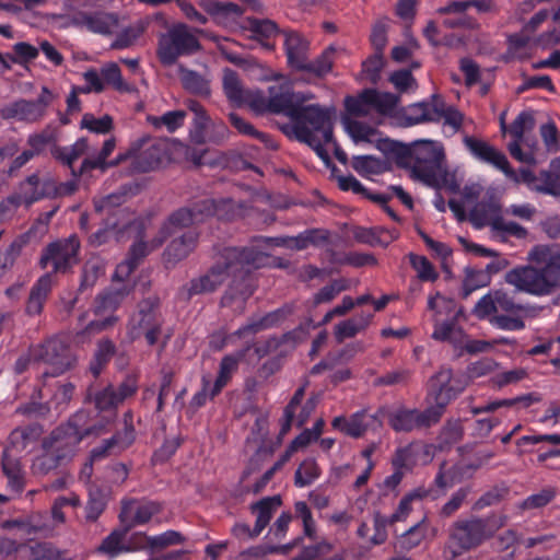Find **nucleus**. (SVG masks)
Here are the masks:
<instances>
[{"label":"nucleus","mask_w":560,"mask_h":560,"mask_svg":"<svg viewBox=\"0 0 560 560\" xmlns=\"http://www.w3.org/2000/svg\"><path fill=\"white\" fill-rule=\"evenodd\" d=\"M527 265L509 270L505 282L518 292L547 296L560 288V246L535 245L527 253Z\"/></svg>","instance_id":"obj_1"},{"label":"nucleus","mask_w":560,"mask_h":560,"mask_svg":"<svg viewBox=\"0 0 560 560\" xmlns=\"http://www.w3.org/2000/svg\"><path fill=\"white\" fill-rule=\"evenodd\" d=\"M266 256L250 247H226L215 257L214 264L208 271L191 279L187 287V294H208L217 291L236 270L249 267H261Z\"/></svg>","instance_id":"obj_2"},{"label":"nucleus","mask_w":560,"mask_h":560,"mask_svg":"<svg viewBox=\"0 0 560 560\" xmlns=\"http://www.w3.org/2000/svg\"><path fill=\"white\" fill-rule=\"evenodd\" d=\"M290 130L296 140L308 144L319 158L327 156L324 147L332 142V119L328 108L303 104L292 118Z\"/></svg>","instance_id":"obj_3"},{"label":"nucleus","mask_w":560,"mask_h":560,"mask_svg":"<svg viewBox=\"0 0 560 560\" xmlns=\"http://www.w3.org/2000/svg\"><path fill=\"white\" fill-rule=\"evenodd\" d=\"M508 520L505 514H491L486 517L472 515L455 521L448 528V547L453 556L477 548L505 526Z\"/></svg>","instance_id":"obj_4"},{"label":"nucleus","mask_w":560,"mask_h":560,"mask_svg":"<svg viewBox=\"0 0 560 560\" xmlns=\"http://www.w3.org/2000/svg\"><path fill=\"white\" fill-rule=\"evenodd\" d=\"M411 156L415 160L412 173L417 178L430 186L443 184L453 192L459 190V184L454 175L445 168V152L441 142L417 140L413 142Z\"/></svg>","instance_id":"obj_5"},{"label":"nucleus","mask_w":560,"mask_h":560,"mask_svg":"<svg viewBox=\"0 0 560 560\" xmlns=\"http://www.w3.org/2000/svg\"><path fill=\"white\" fill-rule=\"evenodd\" d=\"M88 418L84 410L75 412L66 423L55 428L43 442V450L55 452L58 457L69 462L73 458L81 441L89 435H100L105 432V425L82 428Z\"/></svg>","instance_id":"obj_6"},{"label":"nucleus","mask_w":560,"mask_h":560,"mask_svg":"<svg viewBox=\"0 0 560 560\" xmlns=\"http://www.w3.org/2000/svg\"><path fill=\"white\" fill-rule=\"evenodd\" d=\"M201 49V44L185 23H175L159 35L156 57L162 66L175 65L179 57L190 56Z\"/></svg>","instance_id":"obj_7"},{"label":"nucleus","mask_w":560,"mask_h":560,"mask_svg":"<svg viewBox=\"0 0 560 560\" xmlns=\"http://www.w3.org/2000/svg\"><path fill=\"white\" fill-rule=\"evenodd\" d=\"M163 323L160 299L149 296L139 303L138 312L130 318L129 335L133 340L144 337L149 346H154L161 336Z\"/></svg>","instance_id":"obj_8"},{"label":"nucleus","mask_w":560,"mask_h":560,"mask_svg":"<svg viewBox=\"0 0 560 560\" xmlns=\"http://www.w3.org/2000/svg\"><path fill=\"white\" fill-rule=\"evenodd\" d=\"M31 357L35 362H44L50 366V371L43 373V376H58L77 365V357L69 346L60 338H49L43 343L31 348Z\"/></svg>","instance_id":"obj_9"},{"label":"nucleus","mask_w":560,"mask_h":560,"mask_svg":"<svg viewBox=\"0 0 560 560\" xmlns=\"http://www.w3.org/2000/svg\"><path fill=\"white\" fill-rule=\"evenodd\" d=\"M431 389L427 396V400L431 404L430 408L441 420L446 411V407L454 400L466 387L460 380L454 378L451 369L441 368L430 378Z\"/></svg>","instance_id":"obj_10"},{"label":"nucleus","mask_w":560,"mask_h":560,"mask_svg":"<svg viewBox=\"0 0 560 560\" xmlns=\"http://www.w3.org/2000/svg\"><path fill=\"white\" fill-rule=\"evenodd\" d=\"M56 95L47 86H43L38 97L34 101L20 98L0 108L2 119H15L18 121L34 124L40 121L48 106L55 101Z\"/></svg>","instance_id":"obj_11"},{"label":"nucleus","mask_w":560,"mask_h":560,"mask_svg":"<svg viewBox=\"0 0 560 560\" xmlns=\"http://www.w3.org/2000/svg\"><path fill=\"white\" fill-rule=\"evenodd\" d=\"M79 249L80 241L77 235L57 240L45 246L39 265L42 268H47L48 265H51V273H66L78 264Z\"/></svg>","instance_id":"obj_12"},{"label":"nucleus","mask_w":560,"mask_h":560,"mask_svg":"<svg viewBox=\"0 0 560 560\" xmlns=\"http://www.w3.org/2000/svg\"><path fill=\"white\" fill-rule=\"evenodd\" d=\"M52 189L51 178L40 179L39 175L34 173L19 184L16 192L0 203V214L16 210L22 205L28 207L43 198H49Z\"/></svg>","instance_id":"obj_13"},{"label":"nucleus","mask_w":560,"mask_h":560,"mask_svg":"<svg viewBox=\"0 0 560 560\" xmlns=\"http://www.w3.org/2000/svg\"><path fill=\"white\" fill-rule=\"evenodd\" d=\"M130 153H136L132 167L138 173L159 168L168 160L167 144L163 140L143 136L131 143Z\"/></svg>","instance_id":"obj_14"},{"label":"nucleus","mask_w":560,"mask_h":560,"mask_svg":"<svg viewBox=\"0 0 560 560\" xmlns=\"http://www.w3.org/2000/svg\"><path fill=\"white\" fill-rule=\"evenodd\" d=\"M440 422L434 411L428 406L424 410L398 407L388 413V424L396 432H411L429 429Z\"/></svg>","instance_id":"obj_15"},{"label":"nucleus","mask_w":560,"mask_h":560,"mask_svg":"<svg viewBox=\"0 0 560 560\" xmlns=\"http://www.w3.org/2000/svg\"><path fill=\"white\" fill-rule=\"evenodd\" d=\"M535 304H518L514 301L504 290H491L483 295L474 306L472 313L479 319L488 318L493 315H499V311L503 313L509 312H526L532 311L530 306Z\"/></svg>","instance_id":"obj_16"},{"label":"nucleus","mask_w":560,"mask_h":560,"mask_svg":"<svg viewBox=\"0 0 560 560\" xmlns=\"http://www.w3.org/2000/svg\"><path fill=\"white\" fill-rule=\"evenodd\" d=\"M268 93L271 113L283 114L291 120L303 104L314 98L310 92H294L289 83L271 85Z\"/></svg>","instance_id":"obj_17"},{"label":"nucleus","mask_w":560,"mask_h":560,"mask_svg":"<svg viewBox=\"0 0 560 560\" xmlns=\"http://www.w3.org/2000/svg\"><path fill=\"white\" fill-rule=\"evenodd\" d=\"M258 268L259 267H249L248 269L245 268L231 273L233 278L221 298V306L234 307L238 313L244 312L245 303L253 295L255 290L250 271Z\"/></svg>","instance_id":"obj_18"},{"label":"nucleus","mask_w":560,"mask_h":560,"mask_svg":"<svg viewBox=\"0 0 560 560\" xmlns=\"http://www.w3.org/2000/svg\"><path fill=\"white\" fill-rule=\"evenodd\" d=\"M463 142L465 148L476 159H478L481 162L491 164L492 166L502 171L509 178L517 180L516 173L511 167L504 153H502L488 142L471 136H465L463 138Z\"/></svg>","instance_id":"obj_19"},{"label":"nucleus","mask_w":560,"mask_h":560,"mask_svg":"<svg viewBox=\"0 0 560 560\" xmlns=\"http://www.w3.org/2000/svg\"><path fill=\"white\" fill-rule=\"evenodd\" d=\"M535 126V119L530 112H522L512 121L509 132L514 140L509 144V152L515 160L533 164L535 163V156L533 151L523 152L522 143L524 142V136L527 131L532 130Z\"/></svg>","instance_id":"obj_20"},{"label":"nucleus","mask_w":560,"mask_h":560,"mask_svg":"<svg viewBox=\"0 0 560 560\" xmlns=\"http://www.w3.org/2000/svg\"><path fill=\"white\" fill-rule=\"evenodd\" d=\"M441 108V96L432 95L429 100L407 106L399 119L402 127H411L423 122H438Z\"/></svg>","instance_id":"obj_21"},{"label":"nucleus","mask_w":560,"mask_h":560,"mask_svg":"<svg viewBox=\"0 0 560 560\" xmlns=\"http://www.w3.org/2000/svg\"><path fill=\"white\" fill-rule=\"evenodd\" d=\"M116 148L115 138H109L104 141L101 151L96 155L85 158L78 172L72 171L74 177H79L85 172L92 170H100L105 172L107 168L118 165L120 162L129 158L135 160L136 153H130V148L124 154H119L115 160L107 162V158L113 153Z\"/></svg>","instance_id":"obj_22"},{"label":"nucleus","mask_w":560,"mask_h":560,"mask_svg":"<svg viewBox=\"0 0 560 560\" xmlns=\"http://www.w3.org/2000/svg\"><path fill=\"white\" fill-rule=\"evenodd\" d=\"M162 506L158 502H138L136 500L122 501L121 511L119 513V521L130 529L136 525L147 524L152 516L159 514Z\"/></svg>","instance_id":"obj_23"},{"label":"nucleus","mask_w":560,"mask_h":560,"mask_svg":"<svg viewBox=\"0 0 560 560\" xmlns=\"http://www.w3.org/2000/svg\"><path fill=\"white\" fill-rule=\"evenodd\" d=\"M118 22L116 13L104 11L79 12L73 18L74 25L103 35L110 34L118 26Z\"/></svg>","instance_id":"obj_24"},{"label":"nucleus","mask_w":560,"mask_h":560,"mask_svg":"<svg viewBox=\"0 0 560 560\" xmlns=\"http://www.w3.org/2000/svg\"><path fill=\"white\" fill-rule=\"evenodd\" d=\"M198 5L220 26L231 25L244 13V9L233 2L199 0Z\"/></svg>","instance_id":"obj_25"},{"label":"nucleus","mask_w":560,"mask_h":560,"mask_svg":"<svg viewBox=\"0 0 560 560\" xmlns=\"http://www.w3.org/2000/svg\"><path fill=\"white\" fill-rule=\"evenodd\" d=\"M85 400L92 402L96 410L100 412H110L112 415L106 418L104 422H100L96 425H105V428L115 420L116 409L119 404L115 395V387L107 385L101 389H94L90 386L86 390Z\"/></svg>","instance_id":"obj_26"},{"label":"nucleus","mask_w":560,"mask_h":560,"mask_svg":"<svg viewBox=\"0 0 560 560\" xmlns=\"http://www.w3.org/2000/svg\"><path fill=\"white\" fill-rule=\"evenodd\" d=\"M283 34L288 63L291 68L300 71L308 59L310 42L298 32L287 31Z\"/></svg>","instance_id":"obj_27"},{"label":"nucleus","mask_w":560,"mask_h":560,"mask_svg":"<svg viewBox=\"0 0 560 560\" xmlns=\"http://www.w3.org/2000/svg\"><path fill=\"white\" fill-rule=\"evenodd\" d=\"M530 310L526 314L523 312H509L493 315L490 317V323L492 326L506 331L523 330L526 326L525 320L538 317L545 310V306L534 305L530 306Z\"/></svg>","instance_id":"obj_28"},{"label":"nucleus","mask_w":560,"mask_h":560,"mask_svg":"<svg viewBox=\"0 0 560 560\" xmlns=\"http://www.w3.org/2000/svg\"><path fill=\"white\" fill-rule=\"evenodd\" d=\"M54 284L52 273L47 272L32 287L25 305V313L30 316L39 315L51 292Z\"/></svg>","instance_id":"obj_29"},{"label":"nucleus","mask_w":560,"mask_h":560,"mask_svg":"<svg viewBox=\"0 0 560 560\" xmlns=\"http://www.w3.org/2000/svg\"><path fill=\"white\" fill-rule=\"evenodd\" d=\"M293 308L289 305L282 306L276 311H272L257 320L249 322L248 324L240 327L234 335L243 338L247 335H255L261 330L276 327L280 325L289 315H291Z\"/></svg>","instance_id":"obj_30"},{"label":"nucleus","mask_w":560,"mask_h":560,"mask_svg":"<svg viewBox=\"0 0 560 560\" xmlns=\"http://www.w3.org/2000/svg\"><path fill=\"white\" fill-rule=\"evenodd\" d=\"M331 427L350 438L359 439L370 428L366 410L357 411L348 418L343 416L336 417L331 421Z\"/></svg>","instance_id":"obj_31"},{"label":"nucleus","mask_w":560,"mask_h":560,"mask_svg":"<svg viewBox=\"0 0 560 560\" xmlns=\"http://www.w3.org/2000/svg\"><path fill=\"white\" fill-rule=\"evenodd\" d=\"M249 347L237 351L233 354H228L222 358L218 376L211 387V396L214 397L225 387L231 381L233 374L237 371L240 362L245 358Z\"/></svg>","instance_id":"obj_32"},{"label":"nucleus","mask_w":560,"mask_h":560,"mask_svg":"<svg viewBox=\"0 0 560 560\" xmlns=\"http://www.w3.org/2000/svg\"><path fill=\"white\" fill-rule=\"evenodd\" d=\"M199 234L188 231L182 236L174 238L165 249L167 262H177L185 259L197 246Z\"/></svg>","instance_id":"obj_33"},{"label":"nucleus","mask_w":560,"mask_h":560,"mask_svg":"<svg viewBox=\"0 0 560 560\" xmlns=\"http://www.w3.org/2000/svg\"><path fill=\"white\" fill-rule=\"evenodd\" d=\"M177 72L183 88L191 94L198 96H209L211 93L210 79L197 71L187 69L184 65H178Z\"/></svg>","instance_id":"obj_34"},{"label":"nucleus","mask_w":560,"mask_h":560,"mask_svg":"<svg viewBox=\"0 0 560 560\" xmlns=\"http://www.w3.org/2000/svg\"><path fill=\"white\" fill-rule=\"evenodd\" d=\"M130 530V526H126L125 524L113 529L112 533L102 540L97 551L109 558H115L120 553L128 552L127 535Z\"/></svg>","instance_id":"obj_35"},{"label":"nucleus","mask_w":560,"mask_h":560,"mask_svg":"<svg viewBox=\"0 0 560 560\" xmlns=\"http://www.w3.org/2000/svg\"><path fill=\"white\" fill-rule=\"evenodd\" d=\"M279 495L267 497L250 505V511L256 515L254 534H260L269 524L272 515L281 505Z\"/></svg>","instance_id":"obj_36"},{"label":"nucleus","mask_w":560,"mask_h":560,"mask_svg":"<svg viewBox=\"0 0 560 560\" xmlns=\"http://www.w3.org/2000/svg\"><path fill=\"white\" fill-rule=\"evenodd\" d=\"M196 224L191 212L187 207H183L174 211L159 231V240L153 247H160L173 233L172 229H184Z\"/></svg>","instance_id":"obj_37"},{"label":"nucleus","mask_w":560,"mask_h":560,"mask_svg":"<svg viewBox=\"0 0 560 560\" xmlns=\"http://www.w3.org/2000/svg\"><path fill=\"white\" fill-rule=\"evenodd\" d=\"M501 217L500 206L494 199L477 202L469 213L471 223L477 228L485 225L492 228L495 219Z\"/></svg>","instance_id":"obj_38"},{"label":"nucleus","mask_w":560,"mask_h":560,"mask_svg":"<svg viewBox=\"0 0 560 560\" xmlns=\"http://www.w3.org/2000/svg\"><path fill=\"white\" fill-rule=\"evenodd\" d=\"M428 308L432 312L433 322H436L438 318L458 319L462 314V310L457 307L454 299L446 298L439 292L429 298Z\"/></svg>","instance_id":"obj_39"},{"label":"nucleus","mask_w":560,"mask_h":560,"mask_svg":"<svg viewBox=\"0 0 560 560\" xmlns=\"http://www.w3.org/2000/svg\"><path fill=\"white\" fill-rule=\"evenodd\" d=\"M228 206H230V202L225 200L217 202L213 199H202L192 202L188 208L195 223L199 224L214 215L219 219H225V215L221 213V210Z\"/></svg>","instance_id":"obj_40"},{"label":"nucleus","mask_w":560,"mask_h":560,"mask_svg":"<svg viewBox=\"0 0 560 560\" xmlns=\"http://www.w3.org/2000/svg\"><path fill=\"white\" fill-rule=\"evenodd\" d=\"M434 330L432 338L438 341H447L453 346L463 343L464 330L457 325V319L438 318L433 322Z\"/></svg>","instance_id":"obj_41"},{"label":"nucleus","mask_w":560,"mask_h":560,"mask_svg":"<svg viewBox=\"0 0 560 560\" xmlns=\"http://www.w3.org/2000/svg\"><path fill=\"white\" fill-rule=\"evenodd\" d=\"M222 88L224 95L235 106L244 105V100L248 90H245L242 81L234 70L225 68L223 70Z\"/></svg>","instance_id":"obj_42"},{"label":"nucleus","mask_w":560,"mask_h":560,"mask_svg":"<svg viewBox=\"0 0 560 560\" xmlns=\"http://www.w3.org/2000/svg\"><path fill=\"white\" fill-rule=\"evenodd\" d=\"M151 22L152 19L150 16H145L136 21L132 25L122 30L117 35L115 40L112 43L110 48L126 49L131 47L138 40V38H140L145 33Z\"/></svg>","instance_id":"obj_43"},{"label":"nucleus","mask_w":560,"mask_h":560,"mask_svg":"<svg viewBox=\"0 0 560 560\" xmlns=\"http://www.w3.org/2000/svg\"><path fill=\"white\" fill-rule=\"evenodd\" d=\"M372 317V314H361L359 317L340 322L334 331L337 342L341 343L345 339L353 338L363 331L370 325Z\"/></svg>","instance_id":"obj_44"},{"label":"nucleus","mask_w":560,"mask_h":560,"mask_svg":"<svg viewBox=\"0 0 560 560\" xmlns=\"http://www.w3.org/2000/svg\"><path fill=\"white\" fill-rule=\"evenodd\" d=\"M541 400L540 396L535 393H528L525 395L517 396L515 398L510 399H499L492 402H489L481 407H475L471 409L474 415H479L482 412H492L501 407H513L516 405L522 406L523 408H527L533 404L539 402Z\"/></svg>","instance_id":"obj_45"},{"label":"nucleus","mask_w":560,"mask_h":560,"mask_svg":"<svg viewBox=\"0 0 560 560\" xmlns=\"http://www.w3.org/2000/svg\"><path fill=\"white\" fill-rule=\"evenodd\" d=\"M101 75L104 82V88L110 86L119 93H132L136 88L126 82L121 75L120 68L115 62H108L101 68Z\"/></svg>","instance_id":"obj_46"},{"label":"nucleus","mask_w":560,"mask_h":560,"mask_svg":"<svg viewBox=\"0 0 560 560\" xmlns=\"http://www.w3.org/2000/svg\"><path fill=\"white\" fill-rule=\"evenodd\" d=\"M335 52L336 50L332 46L327 47L314 60L311 61L307 59L300 71L310 72L318 78L325 77L332 70Z\"/></svg>","instance_id":"obj_47"},{"label":"nucleus","mask_w":560,"mask_h":560,"mask_svg":"<svg viewBox=\"0 0 560 560\" xmlns=\"http://www.w3.org/2000/svg\"><path fill=\"white\" fill-rule=\"evenodd\" d=\"M464 436V427L459 419H450L442 427L439 436V448H447L462 441Z\"/></svg>","instance_id":"obj_48"},{"label":"nucleus","mask_w":560,"mask_h":560,"mask_svg":"<svg viewBox=\"0 0 560 560\" xmlns=\"http://www.w3.org/2000/svg\"><path fill=\"white\" fill-rule=\"evenodd\" d=\"M350 288V281L346 278H339L330 281L327 285L318 290L313 296V304L329 303L337 298L341 292Z\"/></svg>","instance_id":"obj_49"},{"label":"nucleus","mask_w":560,"mask_h":560,"mask_svg":"<svg viewBox=\"0 0 560 560\" xmlns=\"http://www.w3.org/2000/svg\"><path fill=\"white\" fill-rule=\"evenodd\" d=\"M351 166L361 176L378 175L386 170L384 161L372 155L353 156Z\"/></svg>","instance_id":"obj_50"},{"label":"nucleus","mask_w":560,"mask_h":560,"mask_svg":"<svg viewBox=\"0 0 560 560\" xmlns=\"http://www.w3.org/2000/svg\"><path fill=\"white\" fill-rule=\"evenodd\" d=\"M490 269L491 265H488L486 270L466 269L465 279L463 281L464 298H467L475 290L487 287L490 283L491 278L488 272Z\"/></svg>","instance_id":"obj_51"},{"label":"nucleus","mask_w":560,"mask_h":560,"mask_svg":"<svg viewBox=\"0 0 560 560\" xmlns=\"http://www.w3.org/2000/svg\"><path fill=\"white\" fill-rule=\"evenodd\" d=\"M342 124L345 129L350 135V137L355 141H368L372 142L376 136L375 128L366 125L362 121H359L355 118L343 117Z\"/></svg>","instance_id":"obj_52"},{"label":"nucleus","mask_w":560,"mask_h":560,"mask_svg":"<svg viewBox=\"0 0 560 560\" xmlns=\"http://www.w3.org/2000/svg\"><path fill=\"white\" fill-rule=\"evenodd\" d=\"M186 112L184 110H171L162 116H148L147 120L156 129L165 127L168 132H174L184 125Z\"/></svg>","instance_id":"obj_53"},{"label":"nucleus","mask_w":560,"mask_h":560,"mask_svg":"<svg viewBox=\"0 0 560 560\" xmlns=\"http://www.w3.org/2000/svg\"><path fill=\"white\" fill-rule=\"evenodd\" d=\"M67 463L55 452L44 450V453L38 455L32 464V471L35 475L45 476L57 469L60 465Z\"/></svg>","instance_id":"obj_54"},{"label":"nucleus","mask_w":560,"mask_h":560,"mask_svg":"<svg viewBox=\"0 0 560 560\" xmlns=\"http://www.w3.org/2000/svg\"><path fill=\"white\" fill-rule=\"evenodd\" d=\"M345 106L347 113L351 118L366 117L371 115L373 110L372 101L366 96V90L363 91L359 96H348L345 100Z\"/></svg>","instance_id":"obj_55"},{"label":"nucleus","mask_w":560,"mask_h":560,"mask_svg":"<svg viewBox=\"0 0 560 560\" xmlns=\"http://www.w3.org/2000/svg\"><path fill=\"white\" fill-rule=\"evenodd\" d=\"M115 345L108 339H103L97 345L94 358L90 364V370L94 376H98L105 364L109 362L115 353Z\"/></svg>","instance_id":"obj_56"},{"label":"nucleus","mask_w":560,"mask_h":560,"mask_svg":"<svg viewBox=\"0 0 560 560\" xmlns=\"http://www.w3.org/2000/svg\"><path fill=\"white\" fill-rule=\"evenodd\" d=\"M557 495L555 487L542 488L539 492L527 497L518 504L521 511L541 509L548 505Z\"/></svg>","instance_id":"obj_57"},{"label":"nucleus","mask_w":560,"mask_h":560,"mask_svg":"<svg viewBox=\"0 0 560 560\" xmlns=\"http://www.w3.org/2000/svg\"><path fill=\"white\" fill-rule=\"evenodd\" d=\"M471 492L470 487L465 486L457 489L450 499L442 505L439 511V515L443 518H448L453 516L457 511H459L465 502L467 501L469 494Z\"/></svg>","instance_id":"obj_58"},{"label":"nucleus","mask_w":560,"mask_h":560,"mask_svg":"<svg viewBox=\"0 0 560 560\" xmlns=\"http://www.w3.org/2000/svg\"><path fill=\"white\" fill-rule=\"evenodd\" d=\"M320 475V468L313 458L303 460L294 475V482L298 487L310 486Z\"/></svg>","instance_id":"obj_59"},{"label":"nucleus","mask_w":560,"mask_h":560,"mask_svg":"<svg viewBox=\"0 0 560 560\" xmlns=\"http://www.w3.org/2000/svg\"><path fill=\"white\" fill-rule=\"evenodd\" d=\"M408 257L411 267L416 270L417 277L421 281L434 282L439 278L438 271L425 256L410 253Z\"/></svg>","instance_id":"obj_60"},{"label":"nucleus","mask_w":560,"mask_h":560,"mask_svg":"<svg viewBox=\"0 0 560 560\" xmlns=\"http://www.w3.org/2000/svg\"><path fill=\"white\" fill-rule=\"evenodd\" d=\"M112 438L117 441L119 448L122 451L128 448L136 441V429L133 425V413L131 410L124 413L122 429Z\"/></svg>","instance_id":"obj_61"},{"label":"nucleus","mask_w":560,"mask_h":560,"mask_svg":"<svg viewBox=\"0 0 560 560\" xmlns=\"http://www.w3.org/2000/svg\"><path fill=\"white\" fill-rule=\"evenodd\" d=\"M427 516H423L416 525L410 527L401 537L400 545L404 549L410 550L418 547L427 535Z\"/></svg>","instance_id":"obj_62"},{"label":"nucleus","mask_w":560,"mask_h":560,"mask_svg":"<svg viewBox=\"0 0 560 560\" xmlns=\"http://www.w3.org/2000/svg\"><path fill=\"white\" fill-rule=\"evenodd\" d=\"M366 96L372 101L373 110L380 114L390 113L398 103V96L392 93H381L375 90H366Z\"/></svg>","instance_id":"obj_63"},{"label":"nucleus","mask_w":560,"mask_h":560,"mask_svg":"<svg viewBox=\"0 0 560 560\" xmlns=\"http://www.w3.org/2000/svg\"><path fill=\"white\" fill-rule=\"evenodd\" d=\"M39 434L40 429L36 425L20 427L11 432L10 441L14 447L25 450Z\"/></svg>","instance_id":"obj_64"}]
</instances>
